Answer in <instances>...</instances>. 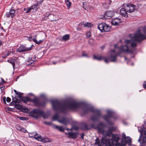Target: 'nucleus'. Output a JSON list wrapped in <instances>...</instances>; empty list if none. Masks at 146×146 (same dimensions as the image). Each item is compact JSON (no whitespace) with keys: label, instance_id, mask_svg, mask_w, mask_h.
<instances>
[{"label":"nucleus","instance_id":"nucleus-22","mask_svg":"<svg viewBox=\"0 0 146 146\" xmlns=\"http://www.w3.org/2000/svg\"><path fill=\"white\" fill-rule=\"evenodd\" d=\"M19 98L21 100L25 103H26L28 102H31V99L28 97H23L21 96Z\"/></svg>","mask_w":146,"mask_h":146},{"label":"nucleus","instance_id":"nucleus-62","mask_svg":"<svg viewBox=\"0 0 146 146\" xmlns=\"http://www.w3.org/2000/svg\"><path fill=\"white\" fill-rule=\"evenodd\" d=\"M66 129L67 130H68H68H69V129L68 128H67Z\"/></svg>","mask_w":146,"mask_h":146},{"label":"nucleus","instance_id":"nucleus-19","mask_svg":"<svg viewBox=\"0 0 146 146\" xmlns=\"http://www.w3.org/2000/svg\"><path fill=\"white\" fill-rule=\"evenodd\" d=\"M68 138L71 139H75L77 138L78 133L76 132H68Z\"/></svg>","mask_w":146,"mask_h":146},{"label":"nucleus","instance_id":"nucleus-7","mask_svg":"<svg viewBox=\"0 0 146 146\" xmlns=\"http://www.w3.org/2000/svg\"><path fill=\"white\" fill-rule=\"evenodd\" d=\"M98 27V29L102 32H108L110 29V27L109 25L104 23H99Z\"/></svg>","mask_w":146,"mask_h":146},{"label":"nucleus","instance_id":"nucleus-28","mask_svg":"<svg viewBox=\"0 0 146 146\" xmlns=\"http://www.w3.org/2000/svg\"><path fill=\"white\" fill-rule=\"evenodd\" d=\"M39 6L37 4H36L31 6V7H30V8L31 10L33 9L34 11H36L37 10V8Z\"/></svg>","mask_w":146,"mask_h":146},{"label":"nucleus","instance_id":"nucleus-40","mask_svg":"<svg viewBox=\"0 0 146 146\" xmlns=\"http://www.w3.org/2000/svg\"><path fill=\"white\" fill-rule=\"evenodd\" d=\"M82 56H83L88 57V54L86 53L85 51H83L82 52Z\"/></svg>","mask_w":146,"mask_h":146},{"label":"nucleus","instance_id":"nucleus-5","mask_svg":"<svg viewBox=\"0 0 146 146\" xmlns=\"http://www.w3.org/2000/svg\"><path fill=\"white\" fill-rule=\"evenodd\" d=\"M112 141V140H109L108 139H107L105 137H103L102 138L100 143L99 138H97L95 140L94 144L96 145H98V146H102V144H106L109 146H112V145L110 142Z\"/></svg>","mask_w":146,"mask_h":146},{"label":"nucleus","instance_id":"nucleus-52","mask_svg":"<svg viewBox=\"0 0 146 146\" xmlns=\"http://www.w3.org/2000/svg\"><path fill=\"white\" fill-rule=\"evenodd\" d=\"M111 52L114 53V54H116V53H115V50L114 49V50H111Z\"/></svg>","mask_w":146,"mask_h":146},{"label":"nucleus","instance_id":"nucleus-45","mask_svg":"<svg viewBox=\"0 0 146 146\" xmlns=\"http://www.w3.org/2000/svg\"><path fill=\"white\" fill-rule=\"evenodd\" d=\"M31 10L30 7L29 8H28L27 9V10L26 11V13H28L29 12H30Z\"/></svg>","mask_w":146,"mask_h":146},{"label":"nucleus","instance_id":"nucleus-3","mask_svg":"<svg viewBox=\"0 0 146 146\" xmlns=\"http://www.w3.org/2000/svg\"><path fill=\"white\" fill-rule=\"evenodd\" d=\"M96 128L98 129V131L99 132L102 133L105 136H110L112 134L111 131H112V129L109 128L107 131H104V129L103 124L102 123H100Z\"/></svg>","mask_w":146,"mask_h":146},{"label":"nucleus","instance_id":"nucleus-2","mask_svg":"<svg viewBox=\"0 0 146 146\" xmlns=\"http://www.w3.org/2000/svg\"><path fill=\"white\" fill-rule=\"evenodd\" d=\"M143 34H142L140 30L137 31L135 34H131V37L132 40H127L125 42L127 44L131 43V46L133 48L137 46V41H140L146 39V26H145L143 29Z\"/></svg>","mask_w":146,"mask_h":146},{"label":"nucleus","instance_id":"nucleus-1","mask_svg":"<svg viewBox=\"0 0 146 146\" xmlns=\"http://www.w3.org/2000/svg\"><path fill=\"white\" fill-rule=\"evenodd\" d=\"M53 109L55 111H60L64 112L68 110V109L75 110L79 108H83L84 113L91 111L95 115L91 116V119L93 121L98 120L101 116L100 110H97L87 104L83 102H78L73 101L70 102H61L58 100H53L51 102Z\"/></svg>","mask_w":146,"mask_h":146},{"label":"nucleus","instance_id":"nucleus-15","mask_svg":"<svg viewBox=\"0 0 146 146\" xmlns=\"http://www.w3.org/2000/svg\"><path fill=\"white\" fill-rule=\"evenodd\" d=\"M145 136H144L143 138L142 142H141V137L142 136V132L141 131L140 132V136L138 139V141L139 142L140 144L142 146L146 145V130L144 132Z\"/></svg>","mask_w":146,"mask_h":146},{"label":"nucleus","instance_id":"nucleus-56","mask_svg":"<svg viewBox=\"0 0 146 146\" xmlns=\"http://www.w3.org/2000/svg\"><path fill=\"white\" fill-rule=\"evenodd\" d=\"M36 56H34V57L33 58V60H36Z\"/></svg>","mask_w":146,"mask_h":146},{"label":"nucleus","instance_id":"nucleus-24","mask_svg":"<svg viewBox=\"0 0 146 146\" xmlns=\"http://www.w3.org/2000/svg\"><path fill=\"white\" fill-rule=\"evenodd\" d=\"M53 127L54 128L62 132H64L65 129L62 126H58L55 125H54Z\"/></svg>","mask_w":146,"mask_h":146},{"label":"nucleus","instance_id":"nucleus-10","mask_svg":"<svg viewBox=\"0 0 146 146\" xmlns=\"http://www.w3.org/2000/svg\"><path fill=\"white\" fill-rule=\"evenodd\" d=\"M108 114L102 117L110 125H111L113 124V122L110 120V118L112 117L113 115V112L109 110L107 111Z\"/></svg>","mask_w":146,"mask_h":146},{"label":"nucleus","instance_id":"nucleus-13","mask_svg":"<svg viewBox=\"0 0 146 146\" xmlns=\"http://www.w3.org/2000/svg\"><path fill=\"white\" fill-rule=\"evenodd\" d=\"M120 50H121L119 51L120 52V54L121 53L122 51L126 52L130 54L134 53L136 52V49H135L134 50H132V49H129L127 46L126 45L121 46L120 47Z\"/></svg>","mask_w":146,"mask_h":146},{"label":"nucleus","instance_id":"nucleus-31","mask_svg":"<svg viewBox=\"0 0 146 146\" xmlns=\"http://www.w3.org/2000/svg\"><path fill=\"white\" fill-rule=\"evenodd\" d=\"M34 137L36 139H37L39 141H41L42 139L40 135H38L36 134L34 135Z\"/></svg>","mask_w":146,"mask_h":146},{"label":"nucleus","instance_id":"nucleus-38","mask_svg":"<svg viewBox=\"0 0 146 146\" xmlns=\"http://www.w3.org/2000/svg\"><path fill=\"white\" fill-rule=\"evenodd\" d=\"M19 118L20 119L22 120H26L28 119V118L26 117H19Z\"/></svg>","mask_w":146,"mask_h":146},{"label":"nucleus","instance_id":"nucleus-42","mask_svg":"<svg viewBox=\"0 0 146 146\" xmlns=\"http://www.w3.org/2000/svg\"><path fill=\"white\" fill-rule=\"evenodd\" d=\"M1 84H3L6 82L2 78H1Z\"/></svg>","mask_w":146,"mask_h":146},{"label":"nucleus","instance_id":"nucleus-49","mask_svg":"<svg viewBox=\"0 0 146 146\" xmlns=\"http://www.w3.org/2000/svg\"><path fill=\"white\" fill-rule=\"evenodd\" d=\"M6 97H3V101L5 103H6Z\"/></svg>","mask_w":146,"mask_h":146},{"label":"nucleus","instance_id":"nucleus-6","mask_svg":"<svg viewBox=\"0 0 146 146\" xmlns=\"http://www.w3.org/2000/svg\"><path fill=\"white\" fill-rule=\"evenodd\" d=\"M52 119L53 120H57L59 123L65 125H67L69 123V120L68 118L64 116L62 117L59 116L58 114H56L54 115Z\"/></svg>","mask_w":146,"mask_h":146},{"label":"nucleus","instance_id":"nucleus-43","mask_svg":"<svg viewBox=\"0 0 146 146\" xmlns=\"http://www.w3.org/2000/svg\"><path fill=\"white\" fill-rule=\"evenodd\" d=\"M143 87L144 88L146 89V81H145L144 82V83L143 84Z\"/></svg>","mask_w":146,"mask_h":146},{"label":"nucleus","instance_id":"nucleus-48","mask_svg":"<svg viewBox=\"0 0 146 146\" xmlns=\"http://www.w3.org/2000/svg\"><path fill=\"white\" fill-rule=\"evenodd\" d=\"M44 123L48 125H50L51 124V123L48 122H44Z\"/></svg>","mask_w":146,"mask_h":146},{"label":"nucleus","instance_id":"nucleus-61","mask_svg":"<svg viewBox=\"0 0 146 146\" xmlns=\"http://www.w3.org/2000/svg\"><path fill=\"white\" fill-rule=\"evenodd\" d=\"M117 46V45H116V44H115V46H114L115 47H116Z\"/></svg>","mask_w":146,"mask_h":146},{"label":"nucleus","instance_id":"nucleus-63","mask_svg":"<svg viewBox=\"0 0 146 146\" xmlns=\"http://www.w3.org/2000/svg\"><path fill=\"white\" fill-rule=\"evenodd\" d=\"M125 60H126L127 59V58L125 57Z\"/></svg>","mask_w":146,"mask_h":146},{"label":"nucleus","instance_id":"nucleus-34","mask_svg":"<svg viewBox=\"0 0 146 146\" xmlns=\"http://www.w3.org/2000/svg\"><path fill=\"white\" fill-rule=\"evenodd\" d=\"M14 91L16 94L18 95L19 97L23 94V93H21V92H18L15 90H14Z\"/></svg>","mask_w":146,"mask_h":146},{"label":"nucleus","instance_id":"nucleus-46","mask_svg":"<svg viewBox=\"0 0 146 146\" xmlns=\"http://www.w3.org/2000/svg\"><path fill=\"white\" fill-rule=\"evenodd\" d=\"M21 131L24 133H25L27 131L24 128H22Z\"/></svg>","mask_w":146,"mask_h":146},{"label":"nucleus","instance_id":"nucleus-30","mask_svg":"<svg viewBox=\"0 0 146 146\" xmlns=\"http://www.w3.org/2000/svg\"><path fill=\"white\" fill-rule=\"evenodd\" d=\"M70 36L68 35H66L63 36L62 38V39L64 41H66L69 39Z\"/></svg>","mask_w":146,"mask_h":146},{"label":"nucleus","instance_id":"nucleus-17","mask_svg":"<svg viewBox=\"0 0 146 146\" xmlns=\"http://www.w3.org/2000/svg\"><path fill=\"white\" fill-rule=\"evenodd\" d=\"M114 14V12L113 11H107L104 14V17L106 19H110L112 17Z\"/></svg>","mask_w":146,"mask_h":146},{"label":"nucleus","instance_id":"nucleus-25","mask_svg":"<svg viewBox=\"0 0 146 146\" xmlns=\"http://www.w3.org/2000/svg\"><path fill=\"white\" fill-rule=\"evenodd\" d=\"M93 58L94 59H96L98 60H101L102 59H105V58L104 57H102L101 56L99 55H93Z\"/></svg>","mask_w":146,"mask_h":146},{"label":"nucleus","instance_id":"nucleus-26","mask_svg":"<svg viewBox=\"0 0 146 146\" xmlns=\"http://www.w3.org/2000/svg\"><path fill=\"white\" fill-rule=\"evenodd\" d=\"M35 38H33V41L36 44H39L42 43L44 41V40H40L38 41L36 39V36H35Z\"/></svg>","mask_w":146,"mask_h":146},{"label":"nucleus","instance_id":"nucleus-39","mask_svg":"<svg viewBox=\"0 0 146 146\" xmlns=\"http://www.w3.org/2000/svg\"><path fill=\"white\" fill-rule=\"evenodd\" d=\"M91 23H86L84 25V27H89L90 26Z\"/></svg>","mask_w":146,"mask_h":146},{"label":"nucleus","instance_id":"nucleus-9","mask_svg":"<svg viewBox=\"0 0 146 146\" xmlns=\"http://www.w3.org/2000/svg\"><path fill=\"white\" fill-rule=\"evenodd\" d=\"M31 102H32L34 105L37 107L44 106L45 104V101H41L38 98L35 97L33 99L31 100Z\"/></svg>","mask_w":146,"mask_h":146},{"label":"nucleus","instance_id":"nucleus-8","mask_svg":"<svg viewBox=\"0 0 146 146\" xmlns=\"http://www.w3.org/2000/svg\"><path fill=\"white\" fill-rule=\"evenodd\" d=\"M120 52H118L117 54H111L108 58H105L104 60L107 63H108L109 61L111 62H115L117 60V56L118 55L120 56Z\"/></svg>","mask_w":146,"mask_h":146},{"label":"nucleus","instance_id":"nucleus-37","mask_svg":"<svg viewBox=\"0 0 146 146\" xmlns=\"http://www.w3.org/2000/svg\"><path fill=\"white\" fill-rule=\"evenodd\" d=\"M86 36L87 38H89L91 36V33L90 32H87L86 33Z\"/></svg>","mask_w":146,"mask_h":146},{"label":"nucleus","instance_id":"nucleus-53","mask_svg":"<svg viewBox=\"0 0 146 146\" xmlns=\"http://www.w3.org/2000/svg\"><path fill=\"white\" fill-rule=\"evenodd\" d=\"M86 4V3H84V2L83 3V7L85 10L86 9V8L84 7V5L85 4Z\"/></svg>","mask_w":146,"mask_h":146},{"label":"nucleus","instance_id":"nucleus-41","mask_svg":"<svg viewBox=\"0 0 146 146\" xmlns=\"http://www.w3.org/2000/svg\"><path fill=\"white\" fill-rule=\"evenodd\" d=\"M16 128L19 131H21V130L22 129V127H20V126H19V125L17 126H16Z\"/></svg>","mask_w":146,"mask_h":146},{"label":"nucleus","instance_id":"nucleus-51","mask_svg":"<svg viewBox=\"0 0 146 146\" xmlns=\"http://www.w3.org/2000/svg\"><path fill=\"white\" fill-rule=\"evenodd\" d=\"M3 88L1 86V92L3 95H4L5 94V93L2 90V88Z\"/></svg>","mask_w":146,"mask_h":146},{"label":"nucleus","instance_id":"nucleus-47","mask_svg":"<svg viewBox=\"0 0 146 146\" xmlns=\"http://www.w3.org/2000/svg\"><path fill=\"white\" fill-rule=\"evenodd\" d=\"M12 102H15V103H17V100L16 99H15L14 98H12Z\"/></svg>","mask_w":146,"mask_h":146},{"label":"nucleus","instance_id":"nucleus-16","mask_svg":"<svg viewBox=\"0 0 146 146\" xmlns=\"http://www.w3.org/2000/svg\"><path fill=\"white\" fill-rule=\"evenodd\" d=\"M127 11V10L125 8V6L124 4L123 5L120 11L121 15L124 17H128Z\"/></svg>","mask_w":146,"mask_h":146},{"label":"nucleus","instance_id":"nucleus-36","mask_svg":"<svg viewBox=\"0 0 146 146\" xmlns=\"http://www.w3.org/2000/svg\"><path fill=\"white\" fill-rule=\"evenodd\" d=\"M28 61L30 63H31V64H32L33 63V62L34 61H36L35 60H33L32 59V58L31 57L30 58L29 57V59L28 60Z\"/></svg>","mask_w":146,"mask_h":146},{"label":"nucleus","instance_id":"nucleus-14","mask_svg":"<svg viewBox=\"0 0 146 146\" xmlns=\"http://www.w3.org/2000/svg\"><path fill=\"white\" fill-rule=\"evenodd\" d=\"M31 47H27L24 45H21L17 49L16 51L19 52H23L31 50Z\"/></svg>","mask_w":146,"mask_h":146},{"label":"nucleus","instance_id":"nucleus-54","mask_svg":"<svg viewBox=\"0 0 146 146\" xmlns=\"http://www.w3.org/2000/svg\"><path fill=\"white\" fill-rule=\"evenodd\" d=\"M84 134L83 133L81 136V138H82V139H84Z\"/></svg>","mask_w":146,"mask_h":146},{"label":"nucleus","instance_id":"nucleus-11","mask_svg":"<svg viewBox=\"0 0 146 146\" xmlns=\"http://www.w3.org/2000/svg\"><path fill=\"white\" fill-rule=\"evenodd\" d=\"M122 139L121 145L124 146L127 144L129 145L131 143V139L129 137H126L125 133H123L122 135Z\"/></svg>","mask_w":146,"mask_h":146},{"label":"nucleus","instance_id":"nucleus-59","mask_svg":"<svg viewBox=\"0 0 146 146\" xmlns=\"http://www.w3.org/2000/svg\"><path fill=\"white\" fill-rule=\"evenodd\" d=\"M1 29H2L4 31L3 28L2 27H1Z\"/></svg>","mask_w":146,"mask_h":146},{"label":"nucleus","instance_id":"nucleus-50","mask_svg":"<svg viewBox=\"0 0 146 146\" xmlns=\"http://www.w3.org/2000/svg\"><path fill=\"white\" fill-rule=\"evenodd\" d=\"M16 103H15V102H12L10 103V105L11 106L14 105L16 104Z\"/></svg>","mask_w":146,"mask_h":146},{"label":"nucleus","instance_id":"nucleus-20","mask_svg":"<svg viewBox=\"0 0 146 146\" xmlns=\"http://www.w3.org/2000/svg\"><path fill=\"white\" fill-rule=\"evenodd\" d=\"M108 139L109 140H112V141L110 142L112 145V146H120L117 143L118 141L119 140L118 138H116L114 139V138H113V139Z\"/></svg>","mask_w":146,"mask_h":146},{"label":"nucleus","instance_id":"nucleus-44","mask_svg":"<svg viewBox=\"0 0 146 146\" xmlns=\"http://www.w3.org/2000/svg\"><path fill=\"white\" fill-rule=\"evenodd\" d=\"M11 99L10 98H9V97H7V99H6V101L8 102H10L11 101Z\"/></svg>","mask_w":146,"mask_h":146},{"label":"nucleus","instance_id":"nucleus-18","mask_svg":"<svg viewBox=\"0 0 146 146\" xmlns=\"http://www.w3.org/2000/svg\"><path fill=\"white\" fill-rule=\"evenodd\" d=\"M94 126V124L92 125H88L85 123H84L82 125L81 129L82 130H86L90 129L92 127H93Z\"/></svg>","mask_w":146,"mask_h":146},{"label":"nucleus","instance_id":"nucleus-58","mask_svg":"<svg viewBox=\"0 0 146 146\" xmlns=\"http://www.w3.org/2000/svg\"><path fill=\"white\" fill-rule=\"evenodd\" d=\"M31 38H32V37H31V36H29V40H30V39Z\"/></svg>","mask_w":146,"mask_h":146},{"label":"nucleus","instance_id":"nucleus-32","mask_svg":"<svg viewBox=\"0 0 146 146\" xmlns=\"http://www.w3.org/2000/svg\"><path fill=\"white\" fill-rule=\"evenodd\" d=\"M66 4L67 7H68V8H69L70 7L71 5V3L68 0H67L66 1Z\"/></svg>","mask_w":146,"mask_h":146},{"label":"nucleus","instance_id":"nucleus-21","mask_svg":"<svg viewBox=\"0 0 146 146\" xmlns=\"http://www.w3.org/2000/svg\"><path fill=\"white\" fill-rule=\"evenodd\" d=\"M120 22V20L117 18L114 19H112L111 21V23L113 25H118Z\"/></svg>","mask_w":146,"mask_h":146},{"label":"nucleus","instance_id":"nucleus-33","mask_svg":"<svg viewBox=\"0 0 146 146\" xmlns=\"http://www.w3.org/2000/svg\"><path fill=\"white\" fill-rule=\"evenodd\" d=\"M15 108L17 109H21L22 108V106L19 104H16L15 105Z\"/></svg>","mask_w":146,"mask_h":146},{"label":"nucleus","instance_id":"nucleus-55","mask_svg":"<svg viewBox=\"0 0 146 146\" xmlns=\"http://www.w3.org/2000/svg\"><path fill=\"white\" fill-rule=\"evenodd\" d=\"M58 61H53V63L54 64H57V63H58Z\"/></svg>","mask_w":146,"mask_h":146},{"label":"nucleus","instance_id":"nucleus-57","mask_svg":"<svg viewBox=\"0 0 146 146\" xmlns=\"http://www.w3.org/2000/svg\"><path fill=\"white\" fill-rule=\"evenodd\" d=\"M78 127H75L74 128V129L75 130H78Z\"/></svg>","mask_w":146,"mask_h":146},{"label":"nucleus","instance_id":"nucleus-64","mask_svg":"<svg viewBox=\"0 0 146 146\" xmlns=\"http://www.w3.org/2000/svg\"><path fill=\"white\" fill-rule=\"evenodd\" d=\"M38 146H42L41 145H39Z\"/></svg>","mask_w":146,"mask_h":146},{"label":"nucleus","instance_id":"nucleus-23","mask_svg":"<svg viewBox=\"0 0 146 146\" xmlns=\"http://www.w3.org/2000/svg\"><path fill=\"white\" fill-rule=\"evenodd\" d=\"M15 12L14 10L11 9L8 13H6L7 16V17L11 16V17H12L15 16Z\"/></svg>","mask_w":146,"mask_h":146},{"label":"nucleus","instance_id":"nucleus-35","mask_svg":"<svg viewBox=\"0 0 146 146\" xmlns=\"http://www.w3.org/2000/svg\"><path fill=\"white\" fill-rule=\"evenodd\" d=\"M43 1L44 0H38L37 1V4L39 6L42 3Z\"/></svg>","mask_w":146,"mask_h":146},{"label":"nucleus","instance_id":"nucleus-12","mask_svg":"<svg viewBox=\"0 0 146 146\" xmlns=\"http://www.w3.org/2000/svg\"><path fill=\"white\" fill-rule=\"evenodd\" d=\"M125 6V8L127 10V12L131 13L136 10V6L134 4L130 3L127 4H124Z\"/></svg>","mask_w":146,"mask_h":146},{"label":"nucleus","instance_id":"nucleus-29","mask_svg":"<svg viewBox=\"0 0 146 146\" xmlns=\"http://www.w3.org/2000/svg\"><path fill=\"white\" fill-rule=\"evenodd\" d=\"M8 62L12 64V65H13V68H14V67L15 66V59H9L8 60Z\"/></svg>","mask_w":146,"mask_h":146},{"label":"nucleus","instance_id":"nucleus-4","mask_svg":"<svg viewBox=\"0 0 146 146\" xmlns=\"http://www.w3.org/2000/svg\"><path fill=\"white\" fill-rule=\"evenodd\" d=\"M43 114V111L38 109H34L29 113V115L30 116L36 119L40 117Z\"/></svg>","mask_w":146,"mask_h":146},{"label":"nucleus","instance_id":"nucleus-27","mask_svg":"<svg viewBox=\"0 0 146 146\" xmlns=\"http://www.w3.org/2000/svg\"><path fill=\"white\" fill-rule=\"evenodd\" d=\"M111 0H106L103 4L104 7H108L111 3Z\"/></svg>","mask_w":146,"mask_h":146},{"label":"nucleus","instance_id":"nucleus-60","mask_svg":"<svg viewBox=\"0 0 146 146\" xmlns=\"http://www.w3.org/2000/svg\"><path fill=\"white\" fill-rule=\"evenodd\" d=\"M68 133H66L65 134H66L67 135H68Z\"/></svg>","mask_w":146,"mask_h":146}]
</instances>
